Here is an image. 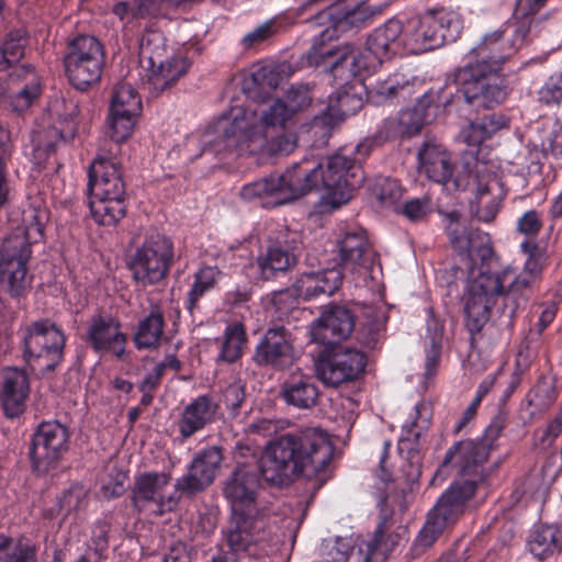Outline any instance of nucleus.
Here are the masks:
<instances>
[{
  "instance_id": "obj_26",
  "label": "nucleus",
  "mask_w": 562,
  "mask_h": 562,
  "mask_svg": "<svg viewBox=\"0 0 562 562\" xmlns=\"http://www.w3.org/2000/svg\"><path fill=\"white\" fill-rule=\"evenodd\" d=\"M297 249L296 239L289 238L288 233H281L257 257L260 277L268 281L274 279L279 273L293 269L299 260Z\"/></svg>"
},
{
  "instance_id": "obj_38",
  "label": "nucleus",
  "mask_w": 562,
  "mask_h": 562,
  "mask_svg": "<svg viewBox=\"0 0 562 562\" xmlns=\"http://www.w3.org/2000/svg\"><path fill=\"white\" fill-rule=\"evenodd\" d=\"M414 93V87L403 75L393 74L378 79L369 90L370 100L378 105L405 101Z\"/></svg>"
},
{
  "instance_id": "obj_23",
  "label": "nucleus",
  "mask_w": 562,
  "mask_h": 562,
  "mask_svg": "<svg viewBox=\"0 0 562 562\" xmlns=\"http://www.w3.org/2000/svg\"><path fill=\"white\" fill-rule=\"evenodd\" d=\"M310 65H329L335 76L346 79L357 76L369 68L361 52L353 44L347 43L339 47L313 46L307 53Z\"/></svg>"
},
{
  "instance_id": "obj_30",
  "label": "nucleus",
  "mask_w": 562,
  "mask_h": 562,
  "mask_svg": "<svg viewBox=\"0 0 562 562\" xmlns=\"http://www.w3.org/2000/svg\"><path fill=\"white\" fill-rule=\"evenodd\" d=\"M279 396L288 406L307 411L318 405L321 392L313 375L296 369L280 384Z\"/></svg>"
},
{
  "instance_id": "obj_22",
  "label": "nucleus",
  "mask_w": 562,
  "mask_h": 562,
  "mask_svg": "<svg viewBox=\"0 0 562 562\" xmlns=\"http://www.w3.org/2000/svg\"><path fill=\"white\" fill-rule=\"evenodd\" d=\"M161 42L162 36L159 32H148L140 40V54L148 58L151 67L147 82L155 94H159L175 85L188 71L190 66L183 57H172L165 61L157 60L151 44Z\"/></svg>"
},
{
  "instance_id": "obj_31",
  "label": "nucleus",
  "mask_w": 562,
  "mask_h": 562,
  "mask_svg": "<svg viewBox=\"0 0 562 562\" xmlns=\"http://www.w3.org/2000/svg\"><path fill=\"white\" fill-rule=\"evenodd\" d=\"M404 24L390 19L376 27L367 38L366 48L380 64L406 52Z\"/></svg>"
},
{
  "instance_id": "obj_56",
  "label": "nucleus",
  "mask_w": 562,
  "mask_h": 562,
  "mask_svg": "<svg viewBox=\"0 0 562 562\" xmlns=\"http://www.w3.org/2000/svg\"><path fill=\"white\" fill-rule=\"evenodd\" d=\"M374 194L381 202L394 204L402 198L403 189L397 180L381 178L374 186Z\"/></svg>"
},
{
  "instance_id": "obj_16",
  "label": "nucleus",
  "mask_w": 562,
  "mask_h": 562,
  "mask_svg": "<svg viewBox=\"0 0 562 562\" xmlns=\"http://www.w3.org/2000/svg\"><path fill=\"white\" fill-rule=\"evenodd\" d=\"M367 356L355 348H339L319 358L316 376L330 387L356 381L364 371Z\"/></svg>"
},
{
  "instance_id": "obj_9",
  "label": "nucleus",
  "mask_w": 562,
  "mask_h": 562,
  "mask_svg": "<svg viewBox=\"0 0 562 562\" xmlns=\"http://www.w3.org/2000/svg\"><path fill=\"white\" fill-rule=\"evenodd\" d=\"M173 244L166 235L153 232L136 247L128 262L133 279L143 285L162 281L172 265Z\"/></svg>"
},
{
  "instance_id": "obj_49",
  "label": "nucleus",
  "mask_w": 562,
  "mask_h": 562,
  "mask_svg": "<svg viewBox=\"0 0 562 562\" xmlns=\"http://www.w3.org/2000/svg\"><path fill=\"white\" fill-rule=\"evenodd\" d=\"M110 110H114L115 113H125L136 116L140 114V98L132 85L120 82L115 86Z\"/></svg>"
},
{
  "instance_id": "obj_36",
  "label": "nucleus",
  "mask_w": 562,
  "mask_h": 562,
  "mask_svg": "<svg viewBox=\"0 0 562 562\" xmlns=\"http://www.w3.org/2000/svg\"><path fill=\"white\" fill-rule=\"evenodd\" d=\"M475 179L476 189L472 207L475 209V215L480 221L492 222L498 213L502 201L499 183L491 173L480 176L476 171Z\"/></svg>"
},
{
  "instance_id": "obj_27",
  "label": "nucleus",
  "mask_w": 562,
  "mask_h": 562,
  "mask_svg": "<svg viewBox=\"0 0 562 562\" xmlns=\"http://www.w3.org/2000/svg\"><path fill=\"white\" fill-rule=\"evenodd\" d=\"M281 181L284 203L303 196L314 190H321V162L314 158H303L278 175Z\"/></svg>"
},
{
  "instance_id": "obj_2",
  "label": "nucleus",
  "mask_w": 562,
  "mask_h": 562,
  "mask_svg": "<svg viewBox=\"0 0 562 562\" xmlns=\"http://www.w3.org/2000/svg\"><path fill=\"white\" fill-rule=\"evenodd\" d=\"M313 101L308 85H294L285 93L260 110L233 108L216 122L220 150L236 156L261 157L291 154L297 144L296 136L286 132L293 117L310 108Z\"/></svg>"
},
{
  "instance_id": "obj_55",
  "label": "nucleus",
  "mask_w": 562,
  "mask_h": 562,
  "mask_svg": "<svg viewBox=\"0 0 562 562\" xmlns=\"http://www.w3.org/2000/svg\"><path fill=\"white\" fill-rule=\"evenodd\" d=\"M0 562H37L36 549L26 543L0 541Z\"/></svg>"
},
{
  "instance_id": "obj_52",
  "label": "nucleus",
  "mask_w": 562,
  "mask_h": 562,
  "mask_svg": "<svg viewBox=\"0 0 562 562\" xmlns=\"http://www.w3.org/2000/svg\"><path fill=\"white\" fill-rule=\"evenodd\" d=\"M446 528L447 527L443 524L428 514L425 525L413 543V553L415 555H419L425 552L436 542Z\"/></svg>"
},
{
  "instance_id": "obj_63",
  "label": "nucleus",
  "mask_w": 562,
  "mask_h": 562,
  "mask_svg": "<svg viewBox=\"0 0 562 562\" xmlns=\"http://www.w3.org/2000/svg\"><path fill=\"white\" fill-rule=\"evenodd\" d=\"M61 138V133L55 128L49 127L43 131H36L33 133V142L35 143L36 153H50L54 150L56 142Z\"/></svg>"
},
{
  "instance_id": "obj_11",
  "label": "nucleus",
  "mask_w": 562,
  "mask_h": 562,
  "mask_svg": "<svg viewBox=\"0 0 562 562\" xmlns=\"http://www.w3.org/2000/svg\"><path fill=\"white\" fill-rule=\"evenodd\" d=\"M65 341L64 333L50 321L34 322L25 329L24 358L42 371H53L64 358Z\"/></svg>"
},
{
  "instance_id": "obj_18",
  "label": "nucleus",
  "mask_w": 562,
  "mask_h": 562,
  "mask_svg": "<svg viewBox=\"0 0 562 562\" xmlns=\"http://www.w3.org/2000/svg\"><path fill=\"white\" fill-rule=\"evenodd\" d=\"M268 512L231 513L224 540L232 554H251L266 529Z\"/></svg>"
},
{
  "instance_id": "obj_48",
  "label": "nucleus",
  "mask_w": 562,
  "mask_h": 562,
  "mask_svg": "<svg viewBox=\"0 0 562 562\" xmlns=\"http://www.w3.org/2000/svg\"><path fill=\"white\" fill-rule=\"evenodd\" d=\"M246 330L241 323H233L224 330L218 359L226 362H235L241 356L246 346Z\"/></svg>"
},
{
  "instance_id": "obj_59",
  "label": "nucleus",
  "mask_w": 562,
  "mask_h": 562,
  "mask_svg": "<svg viewBox=\"0 0 562 562\" xmlns=\"http://www.w3.org/2000/svg\"><path fill=\"white\" fill-rule=\"evenodd\" d=\"M542 228V220L540 214L530 210L524 213L519 220L517 221V232L525 235L526 239H531L536 237Z\"/></svg>"
},
{
  "instance_id": "obj_19",
  "label": "nucleus",
  "mask_w": 562,
  "mask_h": 562,
  "mask_svg": "<svg viewBox=\"0 0 562 562\" xmlns=\"http://www.w3.org/2000/svg\"><path fill=\"white\" fill-rule=\"evenodd\" d=\"M83 339L95 352H112L117 359L125 356L127 335L121 321L110 313L93 314L87 322Z\"/></svg>"
},
{
  "instance_id": "obj_21",
  "label": "nucleus",
  "mask_w": 562,
  "mask_h": 562,
  "mask_svg": "<svg viewBox=\"0 0 562 562\" xmlns=\"http://www.w3.org/2000/svg\"><path fill=\"white\" fill-rule=\"evenodd\" d=\"M252 360L260 367L285 370L295 361L291 331L283 325L269 327L255 348Z\"/></svg>"
},
{
  "instance_id": "obj_17",
  "label": "nucleus",
  "mask_w": 562,
  "mask_h": 562,
  "mask_svg": "<svg viewBox=\"0 0 562 562\" xmlns=\"http://www.w3.org/2000/svg\"><path fill=\"white\" fill-rule=\"evenodd\" d=\"M68 429L58 422L43 423L34 435L30 457L37 473L55 468L68 450Z\"/></svg>"
},
{
  "instance_id": "obj_64",
  "label": "nucleus",
  "mask_w": 562,
  "mask_h": 562,
  "mask_svg": "<svg viewBox=\"0 0 562 562\" xmlns=\"http://www.w3.org/2000/svg\"><path fill=\"white\" fill-rule=\"evenodd\" d=\"M396 117L398 120L403 137H412L422 131L423 123L417 111H401Z\"/></svg>"
},
{
  "instance_id": "obj_5",
  "label": "nucleus",
  "mask_w": 562,
  "mask_h": 562,
  "mask_svg": "<svg viewBox=\"0 0 562 562\" xmlns=\"http://www.w3.org/2000/svg\"><path fill=\"white\" fill-rule=\"evenodd\" d=\"M404 29L406 52L419 54L454 41L459 33L460 22L452 12L436 9L408 19L404 23Z\"/></svg>"
},
{
  "instance_id": "obj_13",
  "label": "nucleus",
  "mask_w": 562,
  "mask_h": 562,
  "mask_svg": "<svg viewBox=\"0 0 562 562\" xmlns=\"http://www.w3.org/2000/svg\"><path fill=\"white\" fill-rule=\"evenodd\" d=\"M384 5L370 2L339 1L319 11L313 22L317 25H326L322 37L331 38L336 33L359 31L373 23L374 19L382 14Z\"/></svg>"
},
{
  "instance_id": "obj_32",
  "label": "nucleus",
  "mask_w": 562,
  "mask_h": 562,
  "mask_svg": "<svg viewBox=\"0 0 562 562\" xmlns=\"http://www.w3.org/2000/svg\"><path fill=\"white\" fill-rule=\"evenodd\" d=\"M476 492L474 482H454L429 512L446 527L453 525L465 512Z\"/></svg>"
},
{
  "instance_id": "obj_25",
  "label": "nucleus",
  "mask_w": 562,
  "mask_h": 562,
  "mask_svg": "<svg viewBox=\"0 0 562 562\" xmlns=\"http://www.w3.org/2000/svg\"><path fill=\"white\" fill-rule=\"evenodd\" d=\"M418 171L428 180L447 186L452 182L456 190L464 189L459 179L452 180L453 162L446 147L434 140H425L418 149Z\"/></svg>"
},
{
  "instance_id": "obj_35",
  "label": "nucleus",
  "mask_w": 562,
  "mask_h": 562,
  "mask_svg": "<svg viewBox=\"0 0 562 562\" xmlns=\"http://www.w3.org/2000/svg\"><path fill=\"white\" fill-rule=\"evenodd\" d=\"M501 280V295L504 300L505 310L513 317L516 311L525 303L531 293L533 285L538 282L533 278L524 276L520 271L514 274L509 268L502 270L498 273H492Z\"/></svg>"
},
{
  "instance_id": "obj_28",
  "label": "nucleus",
  "mask_w": 562,
  "mask_h": 562,
  "mask_svg": "<svg viewBox=\"0 0 562 562\" xmlns=\"http://www.w3.org/2000/svg\"><path fill=\"white\" fill-rule=\"evenodd\" d=\"M353 327L355 317L347 307L330 305L313 324L312 340L324 346H331L348 338Z\"/></svg>"
},
{
  "instance_id": "obj_33",
  "label": "nucleus",
  "mask_w": 562,
  "mask_h": 562,
  "mask_svg": "<svg viewBox=\"0 0 562 562\" xmlns=\"http://www.w3.org/2000/svg\"><path fill=\"white\" fill-rule=\"evenodd\" d=\"M217 409L218 405L209 395H200L187 404L177 420L181 441L191 438L213 423Z\"/></svg>"
},
{
  "instance_id": "obj_39",
  "label": "nucleus",
  "mask_w": 562,
  "mask_h": 562,
  "mask_svg": "<svg viewBox=\"0 0 562 562\" xmlns=\"http://www.w3.org/2000/svg\"><path fill=\"white\" fill-rule=\"evenodd\" d=\"M295 285L297 294L305 300L321 294L331 295L341 285V273L336 269L326 270L317 274L306 273L297 280Z\"/></svg>"
},
{
  "instance_id": "obj_10",
  "label": "nucleus",
  "mask_w": 562,
  "mask_h": 562,
  "mask_svg": "<svg viewBox=\"0 0 562 562\" xmlns=\"http://www.w3.org/2000/svg\"><path fill=\"white\" fill-rule=\"evenodd\" d=\"M171 480V473L166 471H147L136 475L131 491L134 509L138 513H149L155 517L176 510L182 493L173 487L171 494L165 495Z\"/></svg>"
},
{
  "instance_id": "obj_45",
  "label": "nucleus",
  "mask_w": 562,
  "mask_h": 562,
  "mask_svg": "<svg viewBox=\"0 0 562 562\" xmlns=\"http://www.w3.org/2000/svg\"><path fill=\"white\" fill-rule=\"evenodd\" d=\"M529 551L539 560H546L560 551L558 529L553 526L536 528L528 541Z\"/></svg>"
},
{
  "instance_id": "obj_7",
  "label": "nucleus",
  "mask_w": 562,
  "mask_h": 562,
  "mask_svg": "<svg viewBox=\"0 0 562 562\" xmlns=\"http://www.w3.org/2000/svg\"><path fill=\"white\" fill-rule=\"evenodd\" d=\"M105 54L101 42L93 35H78L72 38L64 55V67L69 82L86 91L100 81Z\"/></svg>"
},
{
  "instance_id": "obj_60",
  "label": "nucleus",
  "mask_w": 562,
  "mask_h": 562,
  "mask_svg": "<svg viewBox=\"0 0 562 562\" xmlns=\"http://www.w3.org/2000/svg\"><path fill=\"white\" fill-rule=\"evenodd\" d=\"M224 404L232 417L238 415V411L245 400V386L240 382L229 384L223 393Z\"/></svg>"
},
{
  "instance_id": "obj_41",
  "label": "nucleus",
  "mask_w": 562,
  "mask_h": 562,
  "mask_svg": "<svg viewBox=\"0 0 562 562\" xmlns=\"http://www.w3.org/2000/svg\"><path fill=\"white\" fill-rule=\"evenodd\" d=\"M387 528V519L381 520L372 539L353 547L348 557L349 562H382L391 552V547L382 544V536Z\"/></svg>"
},
{
  "instance_id": "obj_57",
  "label": "nucleus",
  "mask_w": 562,
  "mask_h": 562,
  "mask_svg": "<svg viewBox=\"0 0 562 562\" xmlns=\"http://www.w3.org/2000/svg\"><path fill=\"white\" fill-rule=\"evenodd\" d=\"M543 104L562 103V71L551 75L538 92Z\"/></svg>"
},
{
  "instance_id": "obj_40",
  "label": "nucleus",
  "mask_w": 562,
  "mask_h": 562,
  "mask_svg": "<svg viewBox=\"0 0 562 562\" xmlns=\"http://www.w3.org/2000/svg\"><path fill=\"white\" fill-rule=\"evenodd\" d=\"M547 0H516L515 14L518 16L513 26L512 35L507 41L513 46L514 54L527 45L531 37V15L544 4Z\"/></svg>"
},
{
  "instance_id": "obj_6",
  "label": "nucleus",
  "mask_w": 562,
  "mask_h": 562,
  "mask_svg": "<svg viewBox=\"0 0 562 562\" xmlns=\"http://www.w3.org/2000/svg\"><path fill=\"white\" fill-rule=\"evenodd\" d=\"M27 43L23 29L10 31L0 45V71H8L11 82H25L14 91V109H26L40 93V82L31 65L20 64Z\"/></svg>"
},
{
  "instance_id": "obj_58",
  "label": "nucleus",
  "mask_w": 562,
  "mask_h": 562,
  "mask_svg": "<svg viewBox=\"0 0 562 562\" xmlns=\"http://www.w3.org/2000/svg\"><path fill=\"white\" fill-rule=\"evenodd\" d=\"M462 140L473 147H479L492 136L481 120L470 122L460 133Z\"/></svg>"
},
{
  "instance_id": "obj_15",
  "label": "nucleus",
  "mask_w": 562,
  "mask_h": 562,
  "mask_svg": "<svg viewBox=\"0 0 562 562\" xmlns=\"http://www.w3.org/2000/svg\"><path fill=\"white\" fill-rule=\"evenodd\" d=\"M470 278L464 294L465 323L471 333H479L490 319L491 308L497 297L502 296L501 280L483 271Z\"/></svg>"
},
{
  "instance_id": "obj_43",
  "label": "nucleus",
  "mask_w": 562,
  "mask_h": 562,
  "mask_svg": "<svg viewBox=\"0 0 562 562\" xmlns=\"http://www.w3.org/2000/svg\"><path fill=\"white\" fill-rule=\"evenodd\" d=\"M221 274V270L214 266L201 267L194 273L193 283L187 294V308L190 313L199 307L201 297L216 286Z\"/></svg>"
},
{
  "instance_id": "obj_61",
  "label": "nucleus",
  "mask_w": 562,
  "mask_h": 562,
  "mask_svg": "<svg viewBox=\"0 0 562 562\" xmlns=\"http://www.w3.org/2000/svg\"><path fill=\"white\" fill-rule=\"evenodd\" d=\"M297 296L296 286L294 289L279 291L273 294L272 305L276 311L279 312L280 318L288 316V314L294 310L297 304Z\"/></svg>"
},
{
  "instance_id": "obj_20",
  "label": "nucleus",
  "mask_w": 562,
  "mask_h": 562,
  "mask_svg": "<svg viewBox=\"0 0 562 562\" xmlns=\"http://www.w3.org/2000/svg\"><path fill=\"white\" fill-rule=\"evenodd\" d=\"M449 224L447 225V233L451 246L465 259V265L469 269V274H474L472 263L475 259L482 262L488 261L493 256V247L491 237L487 233L477 228L468 229L459 222V214L452 212L449 214Z\"/></svg>"
},
{
  "instance_id": "obj_53",
  "label": "nucleus",
  "mask_w": 562,
  "mask_h": 562,
  "mask_svg": "<svg viewBox=\"0 0 562 562\" xmlns=\"http://www.w3.org/2000/svg\"><path fill=\"white\" fill-rule=\"evenodd\" d=\"M344 119L328 104L325 110L313 117L310 124V132L315 137H319L326 143L331 136L333 130L339 125Z\"/></svg>"
},
{
  "instance_id": "obj_34",
  "label": "nucleus",
  "mask_w": 562,
  "mask_h": 562,
  "mask_svg": "<svg viewBox=\"0 0 562 562\" xmlns=\"http://www.w3.org/2000/svg\"><path fill=\"white\" fill-rule=\"evenodd\" d=\"M30 391L26 372L18 368H5L2 371V389L0 398L8 417H16L23 413Z\"/></svg>"
},
{
  "instance_id": "obj_47",
  "label": "nucleus",
  "mask_w": 562,
  "mask_h": 562,
  "mask_svg": "<svg viewBox=\"0 0 562 562\" xmlns=\"http://www.w3.org/2000/svg\"><path fill=\"white\" fill-rule=\"evenodd\" d=\"M357 85L346 83L335 94L329 97L328 104L345 120L346 116L353 115L363 105V100Z\"/></svg>"
},
{
  "instance_id": "obj_50",
  "label": "nucleus",
  "mask_w": 562,
  "mask_h": 562,
  "mask_svg": "<svg viewBox=\"0 0 562 562\" xmlns=\"http://www.w3.org/2000/svg\"><path fill=\"white\" fill-rule=\"evenodd\" d=\"M285 67V65L254 67L245 81V89L250 90V85L259 88L262 92L277 89L282 80L281 75L284 72Z\"/></svg>"
},
{
  "instance_id": "obj_12",
  "label": "nucleus",
  "mask_w": 562,
  "mask_h": 562,
  "mask_svg": "<svg viewBox=\"0 0 562 562\" xmlns=\"http://www.w3.org/2000/svg\"><path fill=\"white\" fill-rule=\"evenodd\" d=\"M336 246L342 270L353 274L357 282L367 285L381 273L379 255L363 229L347 231Z\"/></svg>"
},
{
  "instance_id": "obj_1",
  "label": "nucleus",
  "mask_w": 562,
  "mask_h": 562,
  "mask_svg": "<svg viewBox=\"0 0 562 562\" xmlns=\"http://www.w3.org/2000/svg\"><path fill=\"white\" fill-rule=\"evenodd\" d=\"M334 450L328 434L317 427H306L270 441L259 468L243 463L226 477L223 495L231 513L268 512L258 502L259 472L267 483L277 486L299 477L326 480Z\"/></svg>"
},
{
  "instance_id": "obj_37",
  "label": "nucleus",
  "mask_w": 562,
  "mask_h": 562,
  "mask_svg": "<svg viewBox=\"0 0 562 562\" xmlns=\"http://www.w3.org/2000/svg\"><path fill=\"white\" fill-rule=\"evenodd\" d=\"M165 313L157 303L150 305L147 315L140 317L133 333V342L138 350L159 347L165 331Z\"/></svg>"
},
{
  "instance_id": "obj_3",
  "label": "nucleus",
  "mask_w": 562,
  "mask_h": 562,
  "mask_svg": "<svg viewBox=\"0 0 562 562\" xmlns=\"http://www.w3.org/2000/svg\"><path fill=\"white\" fill-rule=\"evenodd\" d=\"M506 31L486 34L454 71V82L471 106L493 109L507 98V88L499 77L503 64L514 55L513 46L504 38Z\"/></svg>"
},
{
  "instance_id": "obj_24",
  "label": "nucleus",
  "mask_w": 562,
  "mask_h": 562,
  "mask_svg": "<svg viewBox=\"0 0 562 562\" xmlns=\"http://www.w3.org/2000/svg\"><path fill=\"white\" fill-rule=\"evenodd\" d=\"M222 460L223 456L220 447L214 446L204 449L193 459L188 472L176 480L173 487L186 495H193L203 491L213 483Z\"/></svg>"
},
{
  "instance_id": "obj_51",
  "label": "nucleus",
  "mask_w": 562,
  "mask_h": 562,
  "mask_svg": "<svg viewBox=\"0 0 562 562\" xmlns=\"http://www.w3.org/2000/svg\"><path fill=\"white\" fill-rule=\"evenodd\" d=\"M89 493L81 484H72L59 498L58 505L65 516L78 514L87 508Z\"/></svg>"
},
{
  "instance_id": "obj_4",
  "label": "nucleus",
  "mask_w": 562,
  "mask_h": 562,
  "mask_svg": "<svg viewBox=\"0 0 562 562\" xmlns=\"http://www.w3.org/2000/svg\"><path fill=\"white\" fill-rule=\"evenodd\" d=\"M44 236L42 213L32 211L0 245V283L13 297H19L26 289L27 263L32 256V245Z\"/></svg>"
},
{
  "instance_id": "obj_62",
  "label": "nucleus",
  "mask_w": 562,
  "mask_h": 562,
  "mask_svg": "<svg viewBox=\"0 0 562 562\" xmlns=\"http://www.w3.org/2000/svg\"><path fill=\"white\" fill-rule=\"evenodd\" d=\"M431 211V203L429 198L413 199L407 201L402 210V213L412 222H419L426 217Z\"/></svg>"
},
{
  "instance_id": "obj_44",
  "label": "nucleus",
  "mask_w": 562,
  "mask_h": 562,
  "mask_svg": "<svg viewBox=\"0 0 562 562\" xmlns=\"http://www.w3.org/2000/svg\"><path fill=\"white\" fill-rule=\"evenodd\" d=\"M281 181L278 175H269L241 187L239 196L244 201H252L256 199H262L271 196L274 199L276 205L284 204L282 200Z\"/></svg>"
},
{
  "instance_id": "obj_8",
  "label": "nucleus",
  "mask_w": 562,
  "mask_h": 562,
  "mask_svg": "<svg viewBox=\"0 0 562 562\" xmlns=\"http://www.w3.org/2000/svg\"><path fill=\"white\" fill-rule=\"evenodd\" d=\"M492 446L486 442H477L467 439L454 442L446 452V456L435 472L432 483L442 482L456 470L461 477L460 482H474L475 488L482 484L488 473L485 463L488 459Z\"/></svg>"
},
{
  "instance_id": "obj_46",
  "label": "nucleus",
  "mask_w": 562,
  "mask_h": 562,
  "mask_svg": "<svg viewBox=\"0 0 562 562\" xmlns=\"http://www.w3.org/2000/svg\"><path fill=\"white\" fill-rule=\"evenodd\" d=\"M521 252L526 256L521 272L524 276L533 278L539 281L542 277L544 268L549 265V252L546 246L539 243L525 239L520 244Z\"/></svg>"
},
{
  "instance_id": "obj_29",
  "label": "nucleus",
  "mask_w": 562,
  "mask_h": 562,
  "mask_svg": "<svg viewBox=\"0 0 562 562\" xmlns=\"http://www.w3.org/2000/svg\"><path fill=\"white\" fill-rule=\"evenodd\" d=\"M88 193L92 196L126 199L121 165L110 158L94 159L89 168Z\"/></svg>"
},
{
  "instance_id": "obj_42",
  "label": "nucleus",
  "mask_w": 562,
  "mask_h": 562,
  "mask_svg": "<svg viewBox=\"0 0 562 562\" xmlns=\"http://www.w3.org/2000/svg\"><path fill=\"white\" fill-rule=\"evenodd\" d=\"M126 199L89 195L92 218L102 226H115L126 215Z\"/></svg>"
},
{
  "instance_id": "obj_54",
  "label": "nucleus",
  "mask_w": 562,
  "mask_h": 562,
  "mask_svg": "<svg viewBox=\"0 0 562 562\" xmlns=\"http://www.w3.org/2000/svg\"><path fill=\"white\" fill-rule=\"evenodd\" d=\"M136 117V115L115 113L114 110H110L108 125L111 139L115 143L126 140L132 135Z\"/></svg>"
},
{
  "instance_id": "obj_14",
  "label": "nucleus",
  "mask_w": 562,
  "mask_h": 562,
  "mask_svg": "<svg viewBox=\"0 0 562 562\" xmlns=\"http://www.w3.org/2000/svg\"><path fill=\"white\" fill-rule=\"evenodd\" d=\"M364 181L360 165L350 157L336 154L327 159L326 168L321 162V183L328 202L334 206L347 203L352 192Z\"/></svg>"
}]
</instances>
